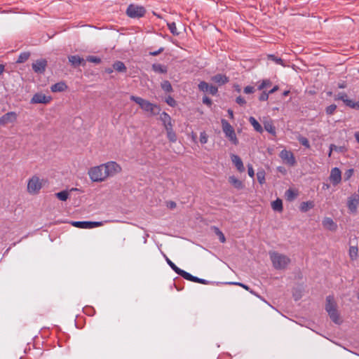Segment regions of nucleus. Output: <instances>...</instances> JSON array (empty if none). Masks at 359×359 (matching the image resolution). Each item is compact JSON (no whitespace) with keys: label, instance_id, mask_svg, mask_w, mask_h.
<instances>
[{"label":"nucleus","instance_id":"nucleus-12","mask_svg":"<svg viewBox=\"0 0 359 359\" xmlns=\"http://www.w3.org/2000/svg\"><path fill=\"white\" fill-rule=\"evenodd\" d=\"M329 180L334 186L339 184L341 181V172L340 169L337 167L332 168Z\"/></svg>","mask_w":359,"mask_h":359},{"label":"nucleus","instance_id":"nucleus-62","mask_svg":"<svg viewBox=\"0 0 359 359\" xmlns=\"http://www.w3.org/2000/svg\"><path fill=\"white\" fill-rule=\"evenodd\" d=\"M278 86H275L271 90H269V92L268 93L272 94V93H275L276 90H278Z\"/></svg>","mask_w":359,"mask_h":359},{"label":"nucleus","instance_id":"nucleus-55","mask_svg":"<svg viewBox=\"0 0 359 359\" xmlns=\"http://www.w3.org/2000/svg\"><path fill=\"white\" fill-rule=\"evenodd\" d=\"M270 83V81L269 80H264L262 83L258 87V89L259 90H262L263 88H264L266 86H267L268 85H269Z\"/></svg>","mask_w":359,"mask_h":359},{"label":"nucleus","instance_id":"nucleus-34","mask_svg":"<svg viewBox=\"0 0 359 359\" xmlns=\"http://www.w3.org/2000/svg\"><path fill=\"white\" fill-rule=\"evenodd\" d=\"M55 195H56L57 198L62 201H67V199L69 197V193L67 191H60V192L57 193Z\"/></svg>","mask_w":359,"mask_h":359},{"label":"nucleus","instance_id":"nucleus-29","mask_svg":"<svg viewBox=\"0 0 359 359\" xmlns=\"http://www.w3.org/2000/svg\"><path fill=\"white\" fill-rule=\"evenodd\" d=\"M114 69L118 72H125L126 67L123 62L117 61L113 65Z\"/></svg>","mask_w":359,"mask_h":359},{"label":"nucleus","instance_id":"nucleus-1","mask_svg":"<svg viewBox=\"0 0 359 359\" xmlns=\"http://www.w3.org/2000/svg\"><path fill=\"white\" fill-rule=\"evenodd\" d=\"M325 309L333 323L337 325L342 323V320L337 310V304L333 296L329 295L327 297Z\"/></svg>","mask_w":359,"mask_h":359},{"label":"nucleus","instance_id":"nucleus-38","mask_svg":"<svg viewBox=\"0 0 359 359\" xmlns=\"http://www.w3.org/2000/svg\"><path fill=\"white\" fill-rule=\"evenodd\" d=\"M161 88L165 92H170L172 90V86H171L170 83L168 81H164L161 83Z\"/></svg>","mask_w":359,"mask_h":359},{"label":"nucleus","instance_id":"nucleus-48","mask_svg":"<svg viewBox=\"0 0 359 359\" xmlns=\"http://www.w3.org/2000/svg\"><path fill=\"white\" fill-rule=\"evenodd\" d=\"M208 142V135L205 132H201L200 134V142L201 144H205Z\"/></svg>","mask_w":359,"mask_h":359},{"label":"nucleus","instance_id":"nucleus-25","mask_svg":"<svg viewBox=\"0 0 359 359\" xmlns=\"http://www.w3.org/2000/svg\"><path fill=\"white\" fill-rule=\"evenodd\" d=\"M166 262L171 267V269L178 275L182 276L183 273L185 271L177 267L169 258L165 257Z\"/></svg>","mask_w":359,"mask_h":359},{"label":"nucleus","instance_id":"nucleus-56","mask_svg":"<svg viewBox=\"0 0 359 359\" xmlns=\"http://www.w3.org/2000/svg\"><path fill=\"white\" fill-rule=\"evenodd\" d=\"M163 125H164V127H165V128L166 130V132L173 130H172V125L171 121H170L168 123H164Z\"/></svg>","mask_w":359,"mask_h":359},{"label":"nucleus","instance_id":"nucleus-61","mask_svg":"<svg viewBox=\"0 0 359 359\" xmlns=\"http://www.w3.org/2000/svg\"><path fill=\"white\" fill-rule=\"evenodd\" d=\"M168 207L171 209L175 208L176 207V203L173 201H170L168 203Z\"/></svg>","mask_w":359,"mask_h":359},{"label":"nucleus","instance_id":"nucleus-21","mask_svg":"<svg viewBox=\"0 0 359 359\" xmlns=\"http://www.w3.org/2000/svg\"><path fill=\"white\" fill-rule=\"evenodd\" d=\"M50 88L53 93L63 92L67 88V86L64 82H58L53 85Z\"/></svg>","mask_w":359,"mask_h":359},{"label":"nucleus","instance_id":"nucleus-10","mask_svg":"<svg viewBox=\"0 0 359 359\" xmlns=\"http://www.w3.org/2000/svg\"><path fill=\"white\" fill-rule=\"evenodd\" d=\"M279 156L284 163L290 166H293L296 163L294 156L290 151L283 149L280 152Z\"/></svg>","mask_w":359,"mask_h":359},{"label":"nucleus","instance_id":"nucleus-45","mask_svg":"<svg viewBox=\"0 0 359 359\" xmlns=\"http://www.w3.org/2000/svg\"><path fill=\"white\" fill-rule=\"evenodd\" d=\"M167 137L170 142H175L177 140L176 134L173 130L167 132Z\"/></svg>","mask_w":359,"mask_h":359},{"label":"nucleus","instance_id":"nucleus-49","mask_svg":"<svg viewBox=\"0 0 359 359\" xmlns=\"http://www.w3.org/2000/svg\"><path fill=\"white\" fill-rule=\"evenodd\" d=\"M165 102L170 107H175L176 105V101L171 96H168L166 98Z\"/></svg>","mask_w":359,"mask_h":359},{"label":"nucleus","instance_id":"nucleus-40","mask_svg":"<svg viewBox=\"0 0 359 359\" xmlns=\"http://www.w3.org/2000/svg\"><path fill=\"white\" fill-rule=\"evenodd\" d=\"M198 86L201 91L204 93H207L208 91L209 84L205 81L200 82Z\"/></svg>","mask_w":359,"mask_h":359},{"label":"nucleus","instance_id":"nucleus-26","mask_svg":"<svg viewBox=\"0 0 359 359\" xmlns=\"http://www.w3.org/2000/svg\"><path fill=\"white\" fill-rule=\"evenodd\" d=\"M68 59L69 62L74 66H79L83 62V59L79 55H71Z\"/></svg>","mask_w":359,"mask_h":359},{"label":"nucleus","instance_id":"nucleus-11","mask_svg":"<svg viewBox=\"0 0 359 359\" xmlns=\"http://www.w3.org/2000/svg\"><path fill=\"white\" fill-rule=\"evenodd\" d=\"M359 203V194H354L348 197L347 201V207L351 213L357 212L358 205Z\"/></svg>","mask_w":359,"mask_h":359},{"label":"nucleus","instance_id":"nucleus-32","mask_svg":"<svg viewBox=\"0 0 359 359\" xmlns=\"http://www.w3.org/2000/svg\"><path fill=\"white\" fill-rule=\"evenodd\" d=\"M265 171L264 170H258L257 172V178L260 184H263L265 183Z\"/></svg>","mask_w":359,"mask_h":359},{"label":"nucleus","instance_id":"nucleus-7","mask_svg":"<svg viewBox=\"0 0 359 359\" xmlns=\"http://www.w3.org/2000/svg\"><path fill=\"white\" fill-rule=\"evenodd\" d=\"M222 130L225 136L229 138V140L235 145L238 144V141L236 137V135L234 129L230 125V123L225 119H222L221 121Z\"/></svg>","mask_w":359,"mask_h":359},{"label":"nucleus","instance_id":"nucleus-2","mask_svg":"<svg viewBox=\"0 0 359 359\" xmlns=\"http://www.w3.org/2000/svg\"><path fill=\"white\" fill-rule=\"evenodd\" d=\"M269 257L273 266L277 270L286 269L291 261L288 256L276 251L269 252Z\"/></svg>","mask_w":359,"mask_h":359},{"label":"nucleus","instance_id":"nucleus-16","mask_svg":"<svg viewBox=\"0 0 359 359\" xmlns=\"http://www.w3.org/2000/svg\"><path fill=\"white\" fill-rule=\"evenodd\" d=\"M322 224L325 229L332 231H335L337 228V224L330 217H325L323 219Z\"/></svg>","mask_w":359,"mask_h":359},{"label":"nucleus","instance_id":"nucleus-13","mask_svg":"<svg viewBox=\"0 0 359 359\" xmlns=\"http://www.w3.org/2000/svg\"><path fill=\"white\" fill-rule=\"evenodd\" d=\"M17 119V114L14 111H10L0 117V126H5L13 123Z\"/></svg>","mask_w":359,"mask_h":359},{"label":"nucleus","instance_id":"nucleus-53","mask_svg":"<svg viewBox=\"0 0 359 359\" xmlns=\"http://www.w3.org/2000/svg\"><path fill=\"white\" fill-rule=\"evenodd\" d=\"M330 149L331 150H333V151H337V152H342L344 151V147H337L334 144H331L330 145Z\"/></svg>","mask_w":359,"mask_h":359},{"label":"nucleus","instance_id":"nucleus-44","mask_svg":"<svg viewBox=\"0 0 359 359\" xmlns=\"http://www.w3.org/2000/svg\"><path fill=\"white\" fill-rule=\"evenodd\" d=\"M336 109H337L336 104H331L326 107V109H325L326 114L328 115H332L334 113V111H336Z\"/></svg>","mask_w":359,"mask_h":359},{"label":"nucleus","instance_id":"nucleus-27","mask_svg":"<svg viewBox=\"0 0 359 359\" xmlns=\"http://www.w3.org/2000/svg\"><path fill=\"white\" fill-rule=\"evenodd\" d=\"M249 121L257 132H259V133L262 132V130H263L262 127L259 123V122L255 119V118L250 116L249 118Z\"/></svg>","mask_w":359,"mask_h":359},{"label":"nucleus","instance_id":"nucleus-5","mask_svg":"<svg viewBox=\"0 0 359 359\" xmlns=\"http://www.w3.org/2000/svg\"><path fill=\"white\" fill-rule=\"evenodd\" d=\"M88 175L93 182H102L107 180L103 163L90 168Z\"/></svg>","mask_w":359,"mask_h":359},{"label":"nucleus","instance_id":"nucleus-18","mask_svg":"<svg viewBox=\"0 0 359 359\" xmlns=\"http://www.w3.org/2000/svg\"><path fill=\"white\" fill-rule=\"evenodd\" d=\"M231 159L232 163L234 164V165L236 167L239 172H243L245 170L243 161L238 155L231 154Z\"/></svg>","mask_w":359,"mask_h":359},{"label":"nucleus","instance_id":"nucleus-14","mask_svg":"<svg viewBox=\"0 0 359 359\" xmlns=\"http://www.w3.org/2000/svg\"><path fill=\"white\" fill-rule=\"evenodd\" d=\"M47 65V61L45 59L37 60L32 64V69L36 73H43Z\"/></svg>","mask_w":359,"mask_h":359},{"label":"nucleus","instance_id":"nucleus-39","mask_svg":"<svg viewBox=\"0 0 359 359\" xmlns=\"http://www.w3.org/2000/svg\"><path fill=\"white\" fill-rule=\"evenodd\" d=\"M168 27L169 30L170 31V32L173 35H178L179 34V33L177 32V27H176V25H175V22L168 23Z\"/></svg>","mask_w":359,"mask_h":359},{"label":"nucleus","instance_id":"nucleus-37","mask_svg":"<svg viewBox=\"0 0 359 359\" xmlns=\"http://www.w3.org/2000/svg\"><path fill=\"white\" fill-rule=\"evenodd\" d=\"M268 58L274 62L275 63L278 64V65H280L282 66H284V63H283V61L281 58L280 57H278L276 56H275L274 55H268Z\"/></svg>","mask_w":359,"mask_h":359},{"label":"nucleus","instance_id":"nucleus-8","mask_svg":"<svg viewBox=\"0 0 359 359\" xmlns=\"http://www.w3.org/2000/svg\"><path fill=\"white\" fill-rule=\"evenodd\" d=\"M146 11L144 7L135 5H130L127 10L126 13L130 18H141L144 15Z\"/></svg>","mask_w":359,"mask_h":359},{"label":"nucleus","instance_id":"nucleus-19","mask_svg":"<svg viewBox=\"0 0 359 359\" xmlns=\"http://www.w3.org/2000/svg\"><path fill=\"white\" fill-rule=\"evenodd\" d=\"M211 80L219 85H223L229 81V79L224 74H222L213 76Z\"/></svg>","mask_w":359,"mask_h":359},{"label":"nucleus","instance_id":"nucleus-46","mask_svg":"<svg viewBox=\"0 0 359 359\" xmlns=\"http://www.w3.org/2000/svg\"><path fill=\"white\" fill-rule=\"evenodd\" d=\"M87 61L99 64L101 62V59L98 57L93 56V55H89L86 58Z\"/></svg>","mask_w":359,"mask_h":359},{"label":"nucleus","instance_id":"nucleus-54","mask_svg":"<svg viewBox=\"0 0 359 359\" xmlns=\"http://www.w3.org/2000/svg\"><path fill=\"white\" fill-rule=\"evenodd\" d=\"M269 94L268 93H266V92H263L261 95L259 96V100L260 101H266L268 100L269 98Z\"/></svg>","mask_w":359,"mask_h":359},{"label":"nucleus","instance_id":"nucleus-4","mask_svg":"<svg viewBox=\"0 0 359 359\" xmlns=\"http://www.w3.org/2000/svg\"><path fill=\"white\" fill-rule=\"evenodd\" d=\"M45 180L38 175H33L27 180V191L31 195H36L42 189Z\"/></svg>","mask_w":359,"mask_h":359},{"label":"nucleus","instance_id":"nucleus-22","mask_svg":"<svg viewBox=\"0 0 359 359\" xmlns=\"http://www.w3.org/2000/svg\"><path fill=\"white\" fill-rule=\"evenodd\" d=\"M229 182L237 189H241L244 187L243 182L234 176H230Z\"/></svg>","mask_w":359,"mask_h":359},{"label":"nucleus","instance_id":"nucleus-30","mask_svg":"<svg viewBox=\"0 0 359 359\" xmlns=\"http://www.w3.org/2000/svg\"><path fill=\"white\" fill-rule=\"evenodd\" d=\"M231 284L239 285V286L242 287L243 288H244L245 290L249 291L251 294H252L255 296L257 297L260 299H262V298L258 294H257L253 290H250V287L247 285H245V284L241 283H238V282H233V283H231Z\"/></svg>","mask_w":359,"mask_h":359},{"label":"nucleus","instance_id":"nucleus-20","mask_svg":"<svg viewBox=\"0 0 359 359\" xmlns=\"http://www.w3.org/2000/svg\"><path fill=\"white\" fill-rule=\"evenodd\" d=\"M335 100H341L348 107L352 104V100L349 99L348 95L343 92L339 93L336 95Z\"/></svg>","mask_w":359,"mask_h":359},{"label":"nucleus","instance_id":"nucleus-24","mask_svg":"<svg viewBox=\"0 0 359 359\" xmlns=\"http://www.w3.org/2000/svg\"><path fill=\"white\" fill-rule=\"evenodd\" d=\"M271 208L274 211L281 212L283 211V201L280 198H277L271 203Z\"/></svg>","mask_w":359,"mask_h":359},{"label":"nucleus","instance_id":"nucleus-31","mask_svg":"<svg viewBox=\"0 0 359 359\" xmlns=\"http://www.w3.org/2000/svg\"><path fill=\"white\" fill-rule=\"evenodd\" d=\"M152 69L154 72L158 73H165L167 72L166 67L161 64H154Z\"/></svg>","mask_w":359,"mask_h":359},{"label":"nucleus","instance_id":"nucleus-36","mask_svg":"<svg viewBox=\"0 0 359 359\" xmlns=\"http://www.w3.org/2000/svg\"><path fill=\"white\" fill-rule=\"evenodd\" d=\"M297 196V194L291 189L285 191V197L288 201H292Z\"/></svg>","mask_w":359,"mask_h":359},{"label":"nucleus","instance_id":"nucleus-63","mask_svg":"<svg viewBox=\"0 0 359 359\" xmlns=\"http://www.w3.org/2000/svg\"><path fill=\"white\" fill-rule=\"evenodd\" d=\"M228 114H229V116L230 117V118H233V112L231 109H228L227 111Z\"/></svg>","mask_w":359,"mask_h":359},{"label":"nucleus","instance_id":"nucleus-43","mask_svg":"<svg viewBox=\"0 0 359 359\" xmlns=\"http://www.w3.org/2000/svg\"><path fill=\"white\" fill-rule=\"evenodd\" d=\"M298 140L305 147H306V148L310 147V144H309V142L307 138L300 136L298 137Z\"/></svg>","mask_w":359,"mask_h":359},{"label":"nucleus","instance_id":"nucleus-9","mask_svg":"<svg viewBox=\"0 0 359 359\" xmlns=\"http://www.w3.org/2000/svg\"><path fill=\"white\" fill-rule=\"evenodd\" d=\"M71 224L73 226L79 229H89L102 226L103 224V222L76 221L72 222Z\"/></svg>","mask_w":359,"mask_h":359},{"label":"nucleus","instance_id":"nucleus-50","mask_svg":"<svg viewBox=\"0 0 359 359\" xmlns=\"http://www.w3.org/2000/svg\"><path fill=\"white\" fill-rule=\"evenodd\" d=\"M248 175L253 178L254 176H255V171H254V169L252 168V165H250V164H248Z\"/></svg>","mask_w":359,"mask_h":359},{"label":"nucleus","instance_id":"nucleus-3","mask_svg":"<svg viewBox=\"0 0 359 359\" xmlns=\"http://www.w3.org/2000/svg\"><path fill=\"white\" fill-rule=\"evenodd\" d=\"M130 100L138 104L142 110L149 112L151 115H156L161 111L158 105L144 100L140 97L131 95Z\"/></svg>","mask_w":359,"mask_h":359},{"label":"nucleus","instance_id":"nucleus-41","mask_svg":"<svg viewBox=\"0 0 359 359\" xmlns=\"http://www.w3.org/2000/svg\"><path fill=\"white\" fill-rule=\"evenodd\" d=\"M160 118L163 124L171 121L170 116L166 112L161 113L160 115Z\"/></svg>","mask_w":359,"mask_h":359},{"label":"nucleus","instance_id":"nucleus-33","mask_svg":"<svg viewBox=\"0 0 359 359\" xmlns=\"http://www.w3.org/2000/svg\"><path fill=\"white\" fill-rule=\"evenodd\" d=\"M358 249L357 247L351 246L349 248V256L352 260L355 259L358 257Z\"/></svg>","mask_w":359,"mask_h":359},{"label":"nucleus","instance_id":"nucleus-35","mask_svg":"<svg viewBox=\"0 0 359 359\" xmlns=\"http://www.w3.org/2000/svg\"><path fill=\"white\" fill-rule=\"evenodd\" d=\"M29 55H30V54L28 52L21 53L17 60V62L22 63V62H25L26 60H28V58L29 57Z\"/></svg>","mask_w":359,"mask_h":359},{"label":"nucleus","instance_id":"nucleus-64","mask_svg":"<svg viewBox=\"0 0 359 359\" xmlns=\"http://www.w3.org/2000/svg\"><path fill=\"white\" fill-rule=\"evenodd\" d=\"M355 137L357 142L359 143V132H356L355 133Z\"/></svg>","mask_w":359,"mask_h":359},{"label":"nucleus","instance_id":"nucleus-60","mask_svg":"<svg viewBox=\"0 0 359 359\" xmlns=\"http://www.w3.org/2000/svg\"><path fill=\"white\" fill-rule=\"evenodd\" d=\"M163 50V48H160L158 50L156 51H154V52H151L150 54L151 55H158L160 53H161L162 51Z\"/></svg>","mask_w":359,"mask_h":359},{"label":"nucleus","instance_id":"nucleus-57","mask_svg":"<svg viewBox=\"0 0 359 359\" xmlns=\"http://www.w3.org/2000/svg\"><path fill=\"white\" fill-rule=\"evenodd\" d=\"M236 101L240 105H244L246 103L245 99L241 96L238 97Z\"/></svg>","mask_w":359,"mask_h":359},{"label":"nucleus","instance_id":"nucleus-17","mask_svg":"<svg viewBox=\"0 0 359 359\" xmlns=\"http://www.w3.org/2000/svg\"><path fill=\"white\" fill-rule=\"evenodd\" d=\"M182 277H183L184 279H186L187 280H190V281L195 282V283H202V284H208V281L207 280L200 278L196 276H194L187 271H184V273H183Z\"/></svg>","mask_w":359,"mask_h":359},{"label":"nucleus","instance_id":"nucleus-52","mask_svg":"<svg viewBox=\"0 0 359 359\" xmlns=\"http://www.w3.org/2000/svg\"><path fill=\"white\" fill-rule=\"evenodd\" d=\"M218 90H217V88L214 86H212V85H209V88H208V93H210L211 95H215L217 93Z\"/></svg>","mask_w":359,"mask_h":359},{"label":"nucleus","instance_id":"nucleus-15","mask_svg":"<svg viewBox=\"0 0 359 359\" xmlns=\"http://www.w3.org/2000/svg\"><path fill=\"white\" fill-rule=\"evenodd\" d=\"M50 100V97H47L44 94H42V93H36L32 97V98L31 100V103H32V104H36V103L37 104L38 103L46 104V103L49 102Z\"/></svg>","mask_w":359,"mask_h":359},{"label":"nucleus","instance_id":"nucleus-23","mask_svg":"<svg viewBox=\"0 0 359 359\" xmlns=\"http://www.w3.org/2000/svg\"><path fill=\"white\" fill-rule=\"evenodd\" d=\"M314 207V203L311 201L302 202L300 204L299 210L303 212H306L309 211V210L312 209Z\"/></svg>","mask_w":359,"mask_h":359},{"label":"nucleus","instance_id":"nucleus-59","mask_svg":"<svg viewBox=\"0 0 359 359\" xmlns=\"http://www.w3.org/2000/svg\"><path fill=\"white\" fill-rule=\"evenodd\" d=\"M203 102L207 105H210L212 103L211 100L206 96L203 97Z\"/></svg>","mask_w":359,"mask_h":359},{"label":"nucleus","instance_id":"nucleus-28","mask_svg":"<svg viewBox=\"0 0 359 359\" xmlns=\"http://www.w3.org/2000/svg\"><path fill=\"white\" fill-rule=\"evenodd\" d=\"M264 129L269 133L275 135L276 128L271 121H266L264 123Z\"/></svg>","mask_w":359,"mask_h":359},{"label":"nucleus","instance_id":"nucleus-51","mask_svg":"<svg viewBox=\"0 0 359 359\" xmlns=\"http://www.w3.org/2000/svg\"><path fill=\"white\" fill-rule=\"evenodd\" d=\"M243 91L246 94L253 93L255 92V88L253 86H248L244 88Z\"/></svg>","mask_w":359,"mask_h":359},{"label":"nucleus","instance_id":"nucleus-6","mask_svg":"<svg viewBox=\"0 0 359 359\" xmlns=\"http://www.w3.org/2000/svg\"><path fill=\"white\" fill-rule=\"evenodd\" d=\"M103 165L107 179L114 177L122 171L121 166L116 161H108Z\"/></svg>","mask_w":359,"mask_h":359},{"label":"nucleus","instance_id":"nucleus-47","mask_svg":"<svg viewBox=\"0 0 359 359\" xmlns=\"http://www.w3.org/2000/svg\"><path fill=\"white\" fill-rule=\"evenodd\" d=\"M354 170L353 168L348 169L344 173L345 180H348L353 175Z\"/></svg>","mask_w":359,"mask_h":359},{"label":"nucleus","instance_id":"nucleus-42","mask_svg":"<svg viewBox=\"0 0 359 359\" xmlns=\"http://www.w3.org/2000/svg\"><path fill=\"white\" fill-rule=\"evenodd\" d=\"M215 233L219 236L221 243H224L226 239L224 233L217 227H214Z\"/></svg>","mask_w":359,"mask_h":359},{"label":"nucleus","instance_id":"nucleus-58","mask_svg":"<svg viewBox=\"0 0 359 359\" xmlns=\"http://www.w3.org/2000/svg\"><path fill=\"white\" fill-rule=\"evenodd\" d=\"M351 109H359V102H354L352 100V104L349 106Z\"/></svg>","mask_w":359,"mask_h":359}]
</instances>
